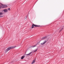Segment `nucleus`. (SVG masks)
<instances>
[{
  "instance_id": "9b49d317",
  "label": "nucleus",
  "mask_w": 64,
  "mask_h": 64,
  "mask_svg": "<svg viewBox=\"0 0 64 64\" xmlns=\"http://www.w3.org/2000/svg\"><path fill=\"white\" fill-rule=\"evenodd\" d=\"M7 7V6L6 5H4V8Z\"/></svg>"
},
{
  "instance_id": "6e6552de",
  "label": "nucleus",
  "mask_w": 64,
  "mask_h": 64,
  "mask_svg": "<svg viewBox=\"0 0 64 64\" xmlns=\"http://www.w3.org/2000/svg\"><path fill=\"white\" fill-rule=\"evenodd\" d=\"M35 62V60H34L32 62V64H33Z\"/></svg>"
},
{
  "instance_id": "20e7f679",
  "label": "nucleus",
  "mask_w": 64,
  "mask_h": 64,
  "mask_svg": "<svg viewBox=\"0 0 64 64\" xmlns=\"http://www.w3.org/2000/svg\"><path fill=\"white\" fill-rule=\"evenodd\" d=\"M1 8H4V5L2 4L1 6H0V9Z\"/></svg>"
},
{
  "instance_id": "ddd939ff",
  "label": "nucleus",
  "mask_w": 64,
  "mask_h": 64,
  "mask_svg": "<svg viewBox=\"0 0 64 64\" xmlns=\"http://www.w3.org/2000/svg\"><path fill=\"white\" fill-rule=\"evenodd\" d=\"M10 8H9L8 9V10H9V11H10Z\"/></svg>"
},
{
  "instance_id": "f03ea898",
  "label": "nucleus",
  "mask_w": 64,
  "mask_h": 64,
  "mask_svg": "<svg viewBox=\"0 0 64 64\" xmlns=\"http://www.w3.org/2000/svg\"><path fill=\"white\" fill-rule=\"evenodd\" d=\"M14 47H10L8 48L6 50V52H7V51H9V50H10V49H13L14 48Z\"/></svg>"
},
{
  "instance_id": "1a4fd4ad",
  "label": "nucleus",
  "mask_w": 64,
  "mask_h": 64,
  "mask_svg": "<svg viewBox=\"0 0 64 64\" xmlns=\"http://www.w3.org/2000/svg\"><path fill=\"white\" fill-rule=\"evenodd\" d=\"M25 57V56H22L21 58V59H23V58Z\"/></svg>"
},
{
  "instance_id": "2eb2a0df",
  "label": "nucleus",
  "mask_w": 64,
  "mask_h": 64,
  "mask_svg": "<svg viewBox=\"0 0 64 64\" xmlns=\"http://www.w3.org/2000/svg\"><path fill=\"white\" fill-rule=\"evenodd\" d=\"M25 18H26H26H27V16L25 17Z\"/></svg>"
},
{
  "instance_id": "0eeeda50",
  "label": "nucleus",
  "mask_w": 64,
  "mask_h": 64,
  "mask_svg": "<svg viewBox=\"0 0 64 64\" xmlns=\"http://www.w3.org/2000/svg\"><path fill=\"white\" fill-rule=\"evenodd\" d=\"M3 14V13L2 12H0V17H2V15Z\"/></svg>"
},
{
  "instance_id": "7ed1b4c3",
  "label": "nucleus",
  "mask_w": 64,
  "mask_h": 64,
  "mask_svg": "<svg viewBox=\"0 0 64 64\" xmlns=\"http://www.w3.org/2000/svg\"><path fill=\"white\" fill-rule=\"evenodd\" d=\"M46 40H45L43 41V42L40 44L41 45H43L46 43Z\"/></svg>"
},
{
  "instance_id": "39448f33",
  "label": "nucleus",
  "mask_w": 64,
  "mask_h": 64,
  "mask_svg": "<svg viewBox=\"0 0 64 64\" xmlns=\"http://www.w3.org/2000/svg\"><path fill=\"white\" fill-rule=\"evenodd\" d=\"M32 53H33V52H32L30 53L29 54H26V56H30V54H31Z\"/></svg>"
},
{
  "instance_id": "f8f14e48",
  "label": "nucleus",
  "mask_w": 64,
  "mask_h": 64,
  "mask_svg": "<svg viewBox=\"0 0 64 64\" xmlns=\"http://www.w3.org/2000/svg\"><path fill=\"white\" fill-rule=\"evenodd\" d=\"M37 50V49L36 50H34V52H36V51Z\"/></svg>"
},
{
  "instance_id": "f3484780",
  "label": "nucleus",
  "mask_w": 64,
  "mask_h": 64,
  "mask_svg": "<svg viewBox=\"0 0 64 64\" xmlns=\"http://www.w3.org/2000/svg\"><path fill=\"white\" fill-rule=\"evenodd\" d=\"M62 29H63V28H62Z\"/></svg>"
},
{
  "instance_id": "dca6fc26",
  "label": "nucleus",
  "mask_w": 64,
  "mask_h": 64,
  "mask_svg": "<svg viewBox=\"0 0 64 64\" xmlns=\"http://www.w3.org/2000/svg\"><path fill=\"white\" fill-rule=\"evenodd\" d=\"M61 30H60V31H61Z\"/></svg>"
},
{
  "instance_id": "423d86ee",
  "label": "nucleus",
  "mask_w": 64,
  "mask_h": 64,
  "mask_svg": "<svg viewBox=\"0 0 64 64\" xmlns=\"http://www.w3.org/2000/svg\"><path fill=\"white\" fill-rule=\"evenodd\" d=\"M8 10L7 9H5L3 11L4 12H7Z\"/></svg>"
},
{
  "instance_id": "f257e3e1",
  "label": "nucleus",
  "mask_w": 64,
  "mask_h": 64,
  "mask_svg": "<svg viewBox=\"0 0 64 64\" xmlns=\"http://www.w3.org/2000/svg\"><path fill=\"white\" fill-rule=\"evenodd\" d=\"M40 26L39 25H37L34 24H32L31 27L32 28H33L34 27H40Z\"/></svg>"
},
{
  "instance_id": "4468645a",
  "label": "nucleus",
  "mask_w": 64,
  "mask_h": 64,
  "mask_svg": "<svg viewBox=\"0 0 64 64\" xmlns=\"http://www.w3.org/2000/svg\"><path fill=\"white\" fill-rule=\"evenodd\" d=\"M36 46H32V47H33H33H35Z\"/></svg>"
},
{
  "instance_id": "9d476101",
  "label": "nucleus",
  "mask_w": 64,
  "mask_h": 64,
  "mask_svg": "<svg viewBox=\"0 0 64 64\" xmlns=\"http://www.w3.org/2000/svg\"><path fill=\"white\" fill-rule=\"evenodd\" d=\"M47 38V36H44L42 38L43 39H46Z\"/></svg>"
}]
</instances>
